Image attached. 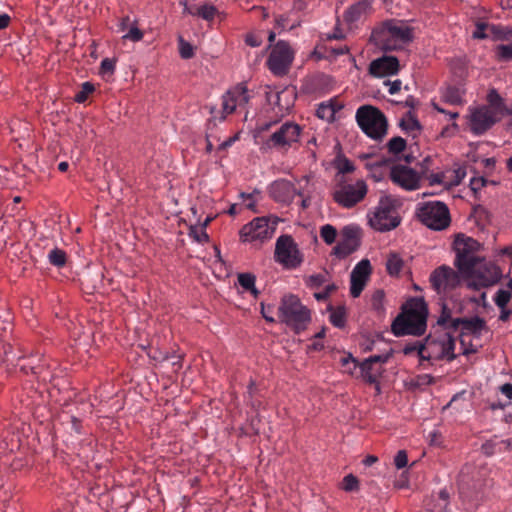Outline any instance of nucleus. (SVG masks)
<instances>
[{"instance_id":"nucleus-3","label":"nucleus","mask_w":512,"mask_h":512,"mask_svg":"<svg viewBox=\"0 0 512 512\" xmlns=\"http://www.w3.org/2000/svg\"><path fill=\"white\" fill-rule=\"evenodd\" d=\"M458 485L462 498L468 501L479 500L484 489L490 485L487 470L472 464L464 465L459 474Z\"/></svg>"},{"instance_id":"nucleus-19","label":"nucleus","mask_w":512,"mask_h":512,"mask_svg":"<svg viewBox=\"0 0 512 512\" xmlns=\"http://www.w3.org/2000/svg\"><path fill=\"white\" fill-rule=\"evenodd\" d=\"M391 181L405 190H415L419 187V176L413 169L397 164L389 171Z\"/></svg>"},{"instance_id":"nucleus-51","label":"nucleus","mask_w":512,"mask_h":512,"mask_svg":"<svg viewBox=\"0 0 512 512\" xmlns=\"http://www.w3.org/2000/svg\"><path fill=\"white\" fill-rule=\"evenodd\" d=\"M116 60L111 58H104L100 64V74L104 77L112 75L115 71Z\"/></svg>"},{"instance_id":"nucleus-55","label":"nucleus","mask_w":512,"mask_h":512,"mask_svg":"<svg viewBox=\"0 0 512 512\" xmlns=\"http://www.w3.org/2000/svg\"><path fill=\"white\" fill-rule=\"evenodd\" d=\"M401 127L406 131L419 130L421 128L419 121L412 115L401 121Z\"/></svg>"},{"instance_id":"nucleus-2","label":"nucleus","mask_w":512,"mask_h":512,"mask_svg":"<svg viewBox=\"0 0 512 512\" xmlns=\"http://www.w3.org/2000/svg\"><path fill=\"white\" fill-rule=\"evenodd\" d=\"M278 317L282 323L291 327L296 334L304 331L311 321L310 311L293 294H287L281 298Z\"/></svg>"},{"instance_id":"nucleus-58","label":"nucleus","mask_w":512,"mask_h":512,"mask_svg":"<svg viewBox=\"0 0 512 512\" xmlns=\"http://www.w3.org/2000/svg\"><path fill=\"white\" fill-rule=\"evenodd\" d=\"M274 307L272 305H265L261 303V314L263 318L269 323H275V318L272 316Z\"/></svg>"},{"instance_id":"nucleus-61","label":"nucleus","mask_w":512,"mask_h":512,"mask_svg":"<svg viewBox=\"0 0 512 512\" xmlns=\"http://www.w3.org/2000/svg\"><path fill=\"white\" fill-rule=\"evenodd\" d=\"M324 348V344L322 340L316 339L315 337L312 338V342L310 345H308L309 351H321Z\"/></svg>"},{"instance_id":"nucleus-25","label":"nucleus","mask_w":512,"mask_h":512,"mask_svg":"<svg viewBox=\"0 0 512 512\" xmlns=\"http://www.w3.org/2000/svg\"><path fill=\"white\" fill-rule=\"evenodd\" d=\"M461 329L464 334L480 335L482 330L487 329L486 322L478 316L472 318H458L452 324V332Z\"/></svg>"},{"instance_id":"nucleus-10","label":"nucleus","mask_w":512,"mask_h":512,"mask_svg":"<svg viewBox=\"0 0 512 512\" xmlns=\"http://www.w3.org/2000/svg\"><path fill=\"white\" fill-rule=\"evenodd\" d=\"M275 261L286 269H296L303 262V255L291 235L284 234L277 238L274 251Z\"/></svg>"},{"instance_id":"nucleus-9","label":"nucleus","mask_w":512,"mask_h":512,"mask_svg":"<svg viewBox=\"0 0 512 512\" xmlns=\"http://www.w3.org/2000/svg\"><path fill=\"white\" fill-rule=\"evenodd\" d=\"M417 216L425 226L433 230L447 228L451 220L448 207L440 201L422 203L417 210Z\"/></svg>"},{"instance_id":"nucleus-29","label":"nucleus","mask_w":512,"mask_h":512,"mask_svg":"<svg viewBox=\"0 0 512 512\" xmlns=\"http://www.w3.org/2000/svg\"><path fill=\"white\" fill-rule=\"evenodd\" d=\"M118 31L125 33L123 35L124 40L137 42L143 38V32L129 16H125L120 20L118 24Z\"/></svg>"},{"instance_id":"nucleus-5","label":"nucleus","mask_w":512,"mask_h":512,"mask_svg":"<svg viewBox=\"0 0 512 512\" xmlns=\"http://www.w3.org/2000/svg\"><path fill=\"white\" fill-rule=\"evenodd\" d=\"M355 118L361 130L371 139L381 140L387 134V118L377 107L360 106L356 111Z\"/></svg>"},{"instance_id":"nucleus-17","label":"nucleus","mask_w":512,"mask_h":512,"mask_svg":"<svg viewBox=\"0 0 512 512\" xmlns=\"http://www.w3.org/2000/svg\"><path fill=\"white\" fill-rule=\"evenodd\" d=\"M500 120L501 115L493 113L488 108L481 106L471 109L469 117L470 130L475 135H482Z\"/></svg>"},{"instance_id":"nucleus-38","label":"nucleus","mask_w":512,"mask_h":512,"mask_svg":"<svg viewBox=\"0 0 512 512\" xmlns=\"http://www.w3.org/2000/svg\"><path fill=\"white\" fill-rule=\"evenodd\" d=\"M406 140L400 136L391 138L387 144V150L389 154L397 156L406 149Z\"/></svg>"},{"instance_id":"nucleus-16","label":"nucleus","mask_w":512,"mask_h":512,"mask_svg":"<svg viewBox=\"0 0 512 512\" xmlns=\"http://www.w3.org/2000/svg\"><path fill=\"white\" fill-rule=\"evenodd\" d=\"M274 227L269 225L266 217H257L250 223L244 225L240 230V237L243 242L264 241L272 237Z\"/></svg>"},{"instance_id":"nucleus-20","label":"nucleus","mask_w":512,"mask_h":512,"mask_svg":"<svg viewBox=\"0 0 512 512\" xmlns=\"http://www.w3.org/2000/svg\"><path fill=\"white\" fill-rule=\"evenodd\" d=\"M371 264L368 259H362L353 268L350 275V294L357 298L364 290L371 274Z\"/></svg>"},{"instance_id":"nucleus-62","label":"nucleus","mask_w":512,"mask_h":512,"mask_svg":"<svg viewBox=\"0 0 512 512\" xmlns=\"http://www.w3.org/2000/svg\"><path fill=\"white\" fill-rule=\"evenodd\" d=\"M486 182L487 181L483 177H481V178H473L471 180V183H470L471 189L473 191H477L481 187L485 186Z\"/></svg>"},{"instance_id":"nucleus-43","label":"nucleus","mask_w":512,"mask_h":512,"mask_svg":"<svg viewBox=\"0 0 512 512\" xmlns=\"http://www.w3.org/2000/svg\"><path fill=\"white\" fill-rule=\"evenodd\" d=\"M320 236L326 244L331 245L336 240L337 230L330 224L323 225L320 228Z\"/></svg>"},{"instance_id":"nucleus-44","label":"nucleus","mask_w":512,"mask_h":512,"mask_svg":"<svg viewBox=\"0 0 512 512\" xmlns=\"http://www.w3.org/2000/svg\"><path fill=\"white\" fill-rule=\"evenodd\" d=\"M403 266L402 259L396 254H392L387 259L386 268L390 275H397Z\"/></svg>"},{"instance_id":"nucleus-4","label":"nucleus","mask_w":512,"mask_h":512,"mask_svg":"<svg viewBox=\"0 0 512 512\" xmlns=\"http://www.w3.org/2000/svg\"><path fill=\"white\" fill-rule=\"evenodd\" d=\"M399 203L392 196L380 198L374 211L368 214L369 225L376 231L386 232L395 229L401 222L398 214Z\"/></svg>"},{"instance_id":"nucleus-11","label":"nucleus","mask_w":512,"mask_h":512,"mask_svg":"<svg viewBox=\"0 0 512 512\" xmlns=\"http://www.w3.org/2000/svg\"><path fill=\"white\" fill-rule=\"evenodd\" d=\"M426 330V314L416 310H409L399 315L392 323V332L395 336H420Z\"/></svg>"},{"instance_id":"nucleus-15","label":"nucleus","mask_w":512,"mask_h":512,"mask_svg":"<svg viewBox=\"0 0 512 512\" xmlns=\"http://www.w3.org/2000/svg\"><path fill=\"white\" fill-rule=\"evenodd\" d=\"M429 280L431 286L438 294L453 290L461 282L459 273L446 265L436 268L431 273Z\"/></svg>"},{"instance_id":"nucleus-63","label":"nucleus","mask_w":512,"mask_h":512,"mask_svg":"<svg viewBox=\"0 0 512 512\" xmlns=\"http://www.w3.org/2000/svg\"><path fill=\"white\" fill-rule=\"evenodd\" d=\"M341 363H342V366H344V367H347L349 364H353V369L357 368V366H358L357 360L351 354L344 356L341 359Z\"/></svg>"},{"instance_id":"nucleus-28","label":"nucleus","mask_w":512,"mask_h":512,"mask_svg":"<svg viewBox=\"0 0 512 512\" xmlns=\"http://www.w3.org/2000/svg\"><path fill=\"white\" fill-rule=\"evenodd\" d=\"M450 494L446 489H441L436 495H432L426 502L427 512H449Z\"/></svg>"},{"instance_id":"nucleus-36","label":"nucleus","mask_w":512,"mask_h":512,"mask_svg":"<svg viewBox=\"0 0 512 512\" xmlns=\"http://www.w3.org/2000/svg\"><path fill=\"white\" fill-rule=\"evenodd\" d=\"M442 100L451 105H462L464 103L463 100V91L455 86H448L442 92Z\"/></svg>"},{"instance_id":"nucleus-14","label":"nucleus","mask_w":512,"mask_h":512,"mask_svg":"<svg viewBox=\"0 0 512 512\" xmlns=\"http://www.w3.org/2000/svg\"><path fill=\"white\" fill-rule=\"evenodd\" d=\"M361 243V230L358 226L347 225L340 232V238L332 254L343 259L355 252Z\"/></svg>"},{"instance_id":"nucleus-27","label":"nucleus","mask_w":512,"mask_h":512,"mask_svg":"<svg viewBox=\"0 0 512 512\" xmlns=\"http://www.w3.org/2000/svg\"><path fill=\"white\" fill-rule=\"evenodd\" d=\"M459 313L460 310L456 309V304L453 301H443L437 324L446 330L452 331V324L459 318L456 316Z\"/></svg>"},{"instance_id":"nucleus-47","label":"nucleus","mask_w":512,"mask_h":512,"mask_svg":"<svg viewBox=\"0 0 512 512\" xmlns=\"http://www.w3.org/2000/svg\"><path fill=\"white\" fill-rule=\"evenodd\" d=\"M327 281V272L314 274L308 277L306 284L312 289H318Z\"/></svg>"},{"instance_id":"nucleus-50","label":"nucleus","mask_w":512,"mask_h":512,"mask_svg":"<svg viewBox=\"0 0 512 512\" xmlns=\"http://www.w3.org/2000/svg\"><path fill=\"white\" fill-rule=\"evenodd\" d=\"M189 236L192 237L198 243H204L209 240V236L203 228L198 226H192L189 231Z\"/></svg>"},{"instance_id":"nucleus-31","label":"nucleus","mask_w":512,"mask_h":512,"mask_svg":"<svg viewBox=\"0 0 512 512\" xmlns=\"http://www.w3.org/2000/svg\"><path fill=\"white\" fill-rule=\"evenodd\" d=\"M342 109V105L337 101L330 100L322 102L316 109V116L322 120L331 122L335 118V114Z\"/></svg>"},{"instance_id":"nucleus-23","label":"nucleus","mask_w":512,"mask_h":512,"mask_svg":"<svg viewBox=\"0 0 512 512\" xmlns=\"http://www.w3.org/2000/svg\"><path fill=\"white\" fill-rule=\"evenodd\" d=\"M399 61L394 56H382L369 65V73L374 77L395 75L399 71Z\"/></svg>"},{"instance_id":"nucleus-22","label":"nucleus","mask_w":512,"mask_h":512,"mask_svg":"<svg viewBox=\"0 0 512 512\" xmlns=\"http://www.w3.org/2000/svg\"><path fill=\"white\" fill-rule=\"evenodd\" d=\"M269 194L276 202L290 204L296 196V187L289 180L279 179L270 185Z\"/></svg>"},{"instance_id":"nucleus-8","label":"nucleus","mask_w":512,"mask_h":512,"mask_svg":"<svg viewBox=\"0 0 512 512\" xmlns=\"http://www.w3.org/2000/svg\"><path fill=\"white\" fill-rule=\"evenodd\" d=\"M480 249L478 241L464 235H458L454 241L456 253L455 265L462 274H472L478 265L480 257L476 254Z\"/></svg>"},{"instance_id":"nucleus-41","label":"nucleus","mask_w":512,"mask_h":512,"mask_svg":"<svg viewBox=\"0 0 512 512\" xmlns=\"http://www.w3.org/2000/svg\"><path fill=\"white\" fill-rule=\"evenodd\" d=\"M385 293L382 289L374 291L371 297V306L377 313L382 314L385 311L384 307Z\"/></svg>"},{"instance_id":"nucleus-64","label":"nucleus","mask_w":512,"mask_h":512,"mask_svg":"<svg viewBox=\"0 0 512 512\" xmlns=\"http://www.w3.org/2000/svg\"><path fill=\"white\" fill-rule=\"evenodd\" d=\"M500 390L503 395H505L509 400H512V384L505 383L500 387Z\"/></svg>"},{"instance_id":"nucleus-30","label":"nucleus","mask_w":512,"mask_h":512,"mask_svg":"<svg viewBox=\"0 0 512 512\" xmlns=\"http://www.w3.org/2000/svg\"><path fill=\"white\" fill-rule=\"evenodd\" d=\"M371 8V0H362L358 3L349 7V9L345 12L344 18L346 22L349 24H353L359 21L363 16H365Z\"/></svg>"},{"instance_id":"nucleus-52","label":"nucleus","mask_w":512,"mask_h":512,"mask_svg":"<svg viewBox=\"0 0 512 512\" xmlns=\"http://www.w3.org/2000/svg\"><path fill=\"white\" fill-rule=\"evenodd\" d=\"M179 52L183 59H190L194 55L193 46L186 42L182 37H179Z\"/></svg>"},{"instance_id":"nucleus-7","label":"nucleus","mask_w":512,"mask_h":512,"mask_svg":"<svg viewBox=\"0 0 512 512\" xmlns=\"http://www.w3.org/2000/svg\"><path fill=\"white\" fill-rule=\"evenodd\" d=\"M249 99L250 95L243 84H238L228 90L222 96V109L210 108L211 117L208 120V129H210L212 124L216 126L217 122L224 121L226 116L235 112L237 108L244 107L249 102Z\"/></svg>"},{"instance_id":"nucleus-60","label":"nucleus","mask_w":512,"mask_h":512,"mask_svg":"<svg viewBox=\"0 0 512 512\" xmlns=\"http://www.w3.org/2000/svg\"><path fill=\"white\" fill-rule=\"evenodd\" d=\"M385 84L389 86L388 92L391 95L396 94L401 89V81L400 80H395L393 82L387 81V82H385Z\"/></svg>"},{"instance_id":"nucleus-59","label":"nucleus","mask_w":512,"mask_h":512,"mask_svg":"<svg viewBox=\"0 0 512 512\" xmlns=\"http://www.w3.org/2000/svg\"><path fill=\"white\" fill-rule=\"evenodd\" d=\"M245 43L251 47H258L261 45L262 39L259 36L250 33L246 36Z\"/></svg>"},{"instance_id":"nucleus-24","label":"nucleus","mask_w":512,"mask_h":512,"mask_svg":"<svg viewBox=\"0 0 512 512\" xmlns=\"http://www.w3.org/2000/svg\"><path fill=\"white\" fill-rule=\"evenodd\" d=\"M360 159L365 160V167L369 170L371 177L375 181H381L385 175H389V171L392 166L391 159L382 158V159H372L369 154L360 155Z\"/></svg>"},{"instance_id":"nucleus-48","label":"nucleus","mask_w":512,"mask_h":512,"mask_svg":"<svg viewBox=\"0 0 512 512\" xmlns=\"http://www.w3.org/2000/svg\"><path fill=\"white\" fill-rule=\"evenodd\" d=\"M342 489L346 492L357 491L359 489V481L352 474L346 475L342 481Z\"/></svg>"},{"instance_id":"nucleus-21","label":"nucleus","mask_w":512,"mask_h":512,"mask_svg":"<svg viewBox=\"0 0 512 512\" xmlns=\"http://www.w3.org/2000/svg\"><path fill=\"white\" fill-rule=\"evenodd\" d=\"M501 271L497 265L492 262H485L479 259L475 272L466 274V276L474 277L480 286L488 287L496 284L501 278Z\"/></svg>"},{"instance_id":"nucleus-54","label":"nucleus","mask_w":512,"mask_h":512,"mask_svg":"<svg viewBox=\"0 0 512 512\" xmlns=\"http://www.w3.org/2000/svg\"><path fill=\"white\" fill-rule=\"evenodd\" d=\"M310 183V177L309 176H303L301 179L298 180L299 187L296 188V195L299 197L307 196L308 191H312L309 188Z\"/></svg>"},{"instance_id":"nucleus-37","label":"nucleus","mask_w":512,"mask_h":512,"mask_svg":"<svg viewBox=\"0 0 512 512\" xmlns=\"http://www.w3.org/2000/svg\"><path fill=\"white\" fill-rule=\"evenodd\" d=\"M494 56L498 62H511L512 61V42L501 43L495 46Z\"/></svg>"},{"instance_id":"nucleus-26","label":"nucleus","mask_w":512,"mask_h":512,"mask_svg":"<svg viewBox=\"0 0 512 512\" xmlns=\"http://www.w3.org/2000/svg\"><path fill=\"white\" fill-rule=\"evenodd\" d=\"M179 3L183 6L184 14L197 16L208 22L212 21L218 13L217 8L210 3H204L202 5H189L187 0H180Z\"/></svg>"},{"instance_id":"nucleus-13","label":"nucleus","mask_w":512,"mask_h":512,"mask_svg":"<svg viewBox=\"0 0 512 512\" xmlns=\"http://www.w3.org/2000/svg\"><path fill=\"white\" fill-rule=\"evenodd\" d=\"M293 59L294 53L290 45L280 40L272 48L267 64L274 75L283 76L288 73Z\"/></svg>"},{"instance_id":"nucleus-34","label":"nucleus","mask_w":512,"mask_h":512,"mask_svg":"<svg viewBox=\"0 0 512 512\" xmlns=\"http://www.w3.org/2000/svg\"><path fill=\"white\" fill-rule=\"evenodd\" d=\"M333 165L337 170L334 181L337 182L339 176L346 177L348 173H352L355 170L354 164L344 155H338L333 161Z\"/></svg>"},{"instance_id":"nucleus-57","label":"nucleus","mask_w":512,"mask_h":512,"mask_svg":"<svg viewBox=\"0 0 512 512\" xmlns=\"http://www.w3.org/2000/svg\"><path fill=\"white\" fill-rule=\"evenodd\" d=\"M408 463L407 453L404 450H400L397 452L394 458V464L398 469L404 468Z\"/></svg>"},{"instance_id":"nucleus-12","label":"nucleus","mask_w":512,"mask_h":512,"mask_svg":"<svg viewBox=\"0 0 512 512\" xmlns=\"http://www.w3.org/2000/svg\"><path fill=\"white\" fill-rule=\"evenodd\" d=\"M300 133L298 124L285 122L263 142L261 149H287L299 140Z\"/></svg>"},{"instance_id":"nucleus-32","label":"nucleus","mask_w":512,"mask_h":512,"mask_svg":"<svg viewBox=\"0 0 512 512\" xmlns=\"http://www.w3.org/2000/svg\"><path fill=\"white\" fill-rule=\"evenodd\" d=\"M432 337L428 336L425 338V342L420 344L419 342L406 344L403 348V353L405 355H411L414 352H417L420 360H427V355L429 353V349H431Z\"/></svg>"},{"instance_id":"nucleus-18","label":"nucleus","mask_w":512,"mask_h":512,"mask_svg":"<svg viewBox=\"0 0 512 512\" xmlns=\"http://www.w3.org/2000/svg\"><path fill=\"white\" fill-rule=\"evenodd\" d=\"M455 339L450 333H445L438 338L432 337L431 349L427 355V360L430 359H447L452 361L456 358Z\"/></svg>"},{"instance_id":"nucleus-42","label":"nucleus","mask_w":512,"mask_h":512,"mask_svg":"<svg viewBox=\"0 0 512 512\" xmlns=\"http://www.w3.org/2000/svg\"><path fill=\"white\" fill-rule=\"evenodd\" d=\"M362 376L369 383H376L378 373L373 372V364L369 360H365L360 364Z\"/></svg>"},{"instance_id":"nucleus-53","label":"nucleus","mask_w":512,"mask_h":512,"mask_svg":"<svg viewBox=\"0 0 512 512\" xmlns=\"http://www.w3.org/2000/svg\"><path fill=\"white\" fill-rule=\"evenodd\" d=\"M491 25L485 23V22H478L476 24V29L473 32V38L475 39H486L490 37L489 28Z\"/></svg>"},{"instance_id":"nucleus-46","label":"nucleus","mask_w":512,"mask_h":512,"mask_svg":"<svg viewBox=\"0 0 512 512\" xmlns=\"http://www.w3.org/2000/svg\"><path fill=\"white\" fill-rule=\"evenodd\" d=\"M239 285L245 290L254 289L256 277L251 273H240L237 277Z\"/></svg>"},{"instance_id":"nucleus-33","label":"nucleus","mask_w":512,"mask_h":512,"mask_svg":"<svg viewBox=\"0 0 512 512\" xmlns=\"http://www.w3.org/2000/svg\"><path fill=\"white\" fill-rule=\"evenodd\" d=\"M490 37L494 41L512 42V27L492 24L489 28Z\"/></svg>"},{"instance_id":"nucleus-35","label":"nucleus","mask_w":512,"mask_h":512,"mask_svg":"<svg viewBox=\"0 0 512 512\" xmlns=\"http://www.w3.org/2000/svg\"><path fill=\"white\" fill-rule=\"evenodd\" d=\"M487 100L489 105L483 106L484 108H488L490 111L497 115H501V118L505 113V104L501 96L496 92V90H491L487 96Z\"/></svg>"},{"instance_id":"nucleus-1","label":"nucleus","mask_w":512,"mask_h":512,"mask_svg":"<svg viewBox=\"0 0 512 512\" xmlns=\"http://www.w3.org/2000/svg\"><path fill=\"white\" fill-rule=\"evenodd\" d=\"M376 45L385 51L402 49L413 39L412 29L405 23L397 20L384 22L372 32Z\"/></svg>"},{"instance_id":"nucleus-49","label":"nucleus","mask_w":512,"mask_h":512,"mask_svg":"<svg viewBox=\"0 0 512 512\" xmlns=\"http://www.w3.org/2000/svg\"><path fill=\"white\" fill-rule=\"evenodd\" d=\"M510 299H511V293L504 289H499L493 298L495 304L499 308H503V307L507 306Z\"/></svg>"},{"instance_id":"nucleus-40","label":"nucleus","mask_w":512,"mask_h":512,"mask_svg":"<svg viewBox=\"0 0 512 512\" xmlns=\"http://www.w3.org/2000/svg\"><path fill=\"white\" fill-rule=\"evenodd\" d=\"M48 259L53 266L63 267L66 264L67 256L63 250L54 248L49 252Z\"/></svg>"},{"instance_id":"nucleus-45","label":"nucleus","mask_w":512,"mask_h":512,"mask_svg":"<svg viewBox=\"0 0 512 512\" xmlns=\"http://www.w3.org/2000/svg\"><path fill=\"white\" fill-rule=\"evenodd\" d=\"M95 90V87L90 82H84L81 85V90L76 93L75 101L78 103H83L87 100L90 94H92Z\"/></svg>"},{"instance_id":"nucleus-39","label":"nucleus","mask_w":512,"mask_h":512,"mask_svg":"<svg viewBox=\"0 0 512 512\" xmlns=\"http://www.w3.org/2000/svg\"><path fill=\"white\" fill-rule=\"evenodd\" d=\"M330 322L338 328H342L346 323V310L343 306H339L331 310L329 316Z\"/></svg>"},{"instance_id":"nucleus-56","label":"nucleus","mask_w":512,"mask_h":512,"mask_svg":"<svg viewBox=\"0 0 512 512\" xmlns=\"http://www.w3.org/2000/svg\"><path fill=\"white\" fill-rule=\"evenodd\" d=\"M325 49V55L324 57H331V56H339V55H344L346 53H348L349 51V48L345 45V46H339V47H327L325 46L324 47Z\"/></svg>"},{"instance_id":"nucleus-6","label":"nucleus","mask_w":512,"mask_h":512,"mask_svg":"<svg viewBox=\"0 0 512 512\" xmlns=\"http://www.w3.org/2000/svg\"><path fill=\"white\" fill-rule=\"evenodd\" d=\"M368 187L364 180L349 181L346 177L339 176L335 182L332 197L343 208H353L363 201L367 195Z\"/></svg>"}]
</instances>
